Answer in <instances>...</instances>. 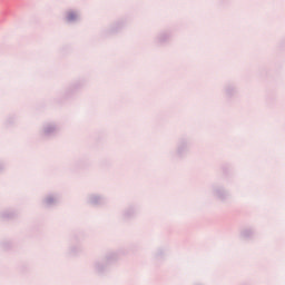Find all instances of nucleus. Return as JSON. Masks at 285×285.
Listing matches in <instances>:
<instances>
[{
	"mask_svg": "<svg viewBox=\"0 0 285 285\" xmlns=\"http://www.w3.org/2000/svg\"><path fill=\"white\" fill-rule=\"evenodd\" d=\"M68 21H72L73 19H77V13L75 12H69L67 16Z\"/></svg>",
	"mask_w": 285,
	"mask_h": 285,
	"instance_id": "f257e3e1",
	"label": "nucleus"
}]
</instances>
